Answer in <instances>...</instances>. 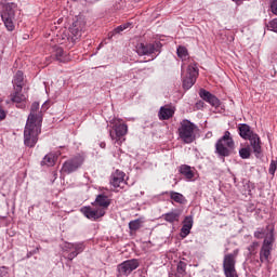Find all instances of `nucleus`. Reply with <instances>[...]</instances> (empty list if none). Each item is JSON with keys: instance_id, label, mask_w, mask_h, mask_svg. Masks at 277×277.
Segmentation results:
<instances>
[{"instance_id": "nucleus-1", "label": "nucleus", "mask_w": 277, "mask_h": 277, "mask_svg": "<svg viewBox=\"0 0 277 277\" xmlns=\"http://www.w3.org/2000/svg\"><path fill=\"white\" fill-rule=\"evenodd\" d=\"M42 127V111H40V103L35 102L31 104L30 114L28 116L24 129V144L28 148H34L38 144V136L41 133Z\"/></svg>"}, {"instance_id": "nucleus-2", "label": "nucleus", "mask_w": 277, "mask_h": 277, "mask_svg": "<svg viewBox=\"0 0 277 277\" xmlns=\"http://www.w3.org/2000/svg\"><path fill=\"white\" fill-rule=\"evenodd\" d=\"M17 5L14 2L4 3L0 1V16L8 31H14L16 28V10Z\"/></svg>"}, {"instance_id": "nucleus-3", "label": "nucleus", "mask_w": 277, "mask_h": 277, "mask_svg": "<svg viewBox=\"0 0 277 277\" xmlns=\"http://www.w3.org/2000/svg\"><path fill=\"white\" fill-rule=\"evenodd\" d=\"M179 138L184 144H193L196 142V135L198 134V126L194 124L189 120H183L177 129Z\"/></svg>"}, {"instance_id": "nucleus-4", "label": "nucleus", "mask_w": 277, "mask_h": 277, "mask_svg": "<svg viewBox=\"0 0 277 277\" xmlns=\"http://www.w3.org/2000/svg\"><path fill=\"white\" fill-rule=\"evenodd\" d=\"M113 131L109 132V135L117 146H122V143L126 141L124 135L129 133V126L122 122V119H113Z\"/></svg>"}, {"instance_id": "nucleus-5", "label": "nucleus", "mask_w": 277, "mask_h": 277, "mask_svg": "<svg viewBox=\"0 0 277 277\" xmlns=\"http://www.w3.org/2000/svg\"><path fill=\"white\" fill-rule=\"evenodd\" d=\"M216 153L221 157H228L235 148V141L230 136L229 131H225L224 135L215 144Z\"/></svg>"}, {"instance_id": "nucleus-6", "label": "nucleus", "mask_w": 277, "mask_h": 277, "mask_svg": "<svg viewBox=\"0 0 277 277\" xmlns=\"http://www.w3.org/2000/svg\"><path fill=\"white\" fill-rule=\"evenodd\" d=\"M237 254H239V250H234L233 253H227L223 259V272L225 277H239L237 275Z\"/></svg>"}, {"instance_id": "nucleus-7", "label": "nucleus", "mask_w": 277, "mask_h": 277, "mask_svg": "<svg viewBox=\"0 0 277 277\" xmlns=\"http://www.w3.org/2000/svg\"><path fill=\"white\" fill-rule=\"evenodd\" d=\"M136 53H138V55H151L153 60H155V57L161 53V43H140L136 47Z\"/></svg>"}, {"instance_id": "nucleus-8", "label": "nucleus", "mask_w": 277, "mask_h": 277, "mask_svg": "<svg viewBox=\"0 0 277 277\" xmlns=\"http://www.w3.org/2000/svg\"><path fill=\"white\" fill-rule=\"evenodd\" d=\"M80 212L87 220H91L92 222H96V220H101L105 215V211L103 209H100L96 206H84L80 209Z\"/></svg>"}, {"instance_id": "nucleus-9", "label": "nucleus", "mask_w": 277, "mask_h": 277, "mask_svg": "<svg viewBox=\"0 0 277 277\" xmlns=\"http://www.w3.org/2000/svg\"><path fill=\"white\" fill-rule=\"evenodd\" d=\"M83 161H85L83 156L77 155L64 162L62 171L66 172V174L77 172V170H79V168H81V166H83Z\"/></svg>"}, {"instance_id": "nucleus-10", "label": "nucleus", "mask_w": 277, "mask_h": 277, "mask_svg": "<svg viewBox=\"0 0 277 277\" xmlns=\"http://www.w3.org/2000/svg\"><path fill=\"white\" fill-rule=\"evenodd\" d=\"M196 79H198V67L196 64H190L187 67L186 77L183 79L184 90L193 88L194 83H196Z\"/></svg>"}, {"instance_id": "nucleus-11", "label": "nucleus", "mask_w": 277, "mask_h": 277, "mask_svg": "<svg viewBox=\"0 0 277 277\" xmlns=\"http://www.w3.org/2000/svg\"><path fill=\"white\" fill-rule=\"evenodd\" d=\"M140 267V261L132 259L127 260L119 264L117 269L120 276H129L132 272H135Z\"/></svg>"}, {"instance_id": "nucleus-12", "label": "nucleus", "mask_w": 277, "mask_h": 277, "mask_svg": "<svg viewBox=\"0 0 277 277\" xmlns=\"http://www.w3.org/2000/svg\"><path fill=\"white\" fill-rule=\"evenodd\" d=\"M255 239H264L263 243H274V227L267 226L264 228H258L254 233Z\"/></svg>"}, {"instance_id": "nucleus-13", "label": "nucleus", "mask_w": 277, "mask_h": 277, "mask_svg": "<svg viewBox=\"0 0 277 277\" xmlns=\"http://www.w3.org/2000/svg\"><path fill=\"white\" fill-rule=\"evenodd\" d=\"M124 172L120 170H116L115 172L111 173L110 175V185L115 187V189H120L124 188V185H127V182L124 181Z\"/></svg>"}, {"instance_id": "nucleus-14", "label": "nucleus", "mask_w": 277, "mask_h": 277, "mask_svg": "<svg viewBox=\"0 0 277 277\" xmlns=\"http://www.w3.org/2000/svg\"><path fill=\"white\" fill-rule=\"evenodd\" d=\"M64 252H68L67 259L69 261H72L78 254H81V251L83 250V245L81 243H67L63 247Z\"/></svg>"}, {"instance_id": "nucleus-15", "label": "nucleus", "mask_w": 277, "mask_h": 277, "mask_svg": "<svg viewBox=\"0 0 277 277\" xmlns=\"http://www.w3.org/2000/svg\"><path fill=\"white\" fill-rule=\"evenodd\" d=\"M83 27H85V23H83V21L80 19L74 22L72 25L69 27V34H71L72 42H77V40L81 38Z\"/></svg>"}, {"instance_id": "nucleus-16", "label": "nucleus", "mask_w": 277, "mask_h": 277, "mask_svg": "<svg viewBox=\"0 0 277 277\" xmlns=\"http://www.w3.org/2000/svg\"><path fill=\"white\" fill-rule=\"evenodd\" d=\"M109 205H111V200H109V197L103 194L97 195L95 198V201L93 202V207H97V209H102L104 213H106L107 209L109 208Z\"/></svg>"}, {"instance_id": "nucleus-17", "label": "nucleus", "mask_w": 277, "mask_h": 277, "mask_svg": "<svg viewBox=\"0 0 277 277\" xmlns=\"http://www.w3.org/2000/svg\"><path fill=\"white\" fill-rule=\"evenodd\" d=\"M199 96L206 101V103H209L212 107H217L220 105V100L205 89L199 91Z\"/></svg>"}, {"instance_id": "nucleus-18", "label": "nucleus", "mask_w": 277, "mask_h": 277, "mask_svg": "<svg viewBox=\"0 0 277 277\" xmlns=\"http://www.w3.org/2000/svg\"><path fill=\"white\" fill-rule=\"evenodd\" d=\"M272 243H264L260 250V261L261 263H269L272 259Z\"/></svg>"}, {"instance_id": "nucleus-19", "label": "nucleus", "mask_w": 277, "mask_h": 277, "mask_svg": "<svg viewBox=\"0 0 277 277\" xmlns=\"http://www.w3.org/2000/svg\"><path fill=\"white\" fill-rule=\"evenodd\" d=\"M22 91L14 90V92L11 94V101L12 103H15L16 107H25V101H27V96L25 94L21 93Z\"/></svg>"}, {"instance_id": "nucleus-20", "label": "nucleus", "mask_w": 277, "mask_h": 277, "mask_svg": "<svg viewBox=\"0 0 277 277\" xmlns=\"http://www.w3.org/2000/svg\"><path fill=\"white\" fill-rule=\"evenodd\" d=\"M194 226V217L192 216H186L183 223V226L181 228V237H183L185 239V237H187V235H189V233H192V228Z\"/></svg>"}, {"instance_id": "nucleus-21", "label": "nucleus", "mask_w": 277, "mask_h": 277, "mask_svg": "<svg viewBox=\"0 0 277 277\" xmlns=\"http://www.w3.org/2000/svg\"><path fill=\"white\" fill-rule=\"evenodd\" d=\"M239 135L240 137H242V140H251L252 137H254V135H256V133H254L251 129L250 126L242 123L239 126Z\"/></svg>"}, {"instance_id": "nucleus-22", "label": "nucleus", "mask_w": 277, "mask_h": 277, "mask_svg": "<svg viewBox=\"0 0 277 277\" xmlns=\"http://www.w3.org/2000/svg\"><path fill=\"white\" fill-rule=\"evenodd\" d=\"M174 116V109L170 106H161L158 113L159 120H170Z\"/></svg>"}, {"instance_id": "nucleus-23", "label": "nucleus", "mask_w": 277, "mask_h": 277, "mask_svg": "<svg viewBox=\"0 0 277 277\" xmlns=\"http://www.w3.org/2000/svg\"><path fill=\"white\" fill-rule=\"evenodd\" d=\"M196 169L187 166V164H183L180 167V173L182 176H184L186 179V181H192V179H194L196 172Z\"/></svg>"}, {"instance_id": "nucleus-24", "label": "nucleus", "mask_w": 277, "mask_h": 277, "mask_svg": "<svg viewBox=\"0 0 277 277\" xmlns=\"http://www.w3.org/2000/svg\"><path fill=\"white\" fill-rule=\"evenodd\" d=\"M249 141L253 153H255V157H259V155H261V138L258 134H255L251 138H249Z\"/></svg>"}, {"instance_id": "nucleus-25", "label": "nucleus", "mask_w": 277, "mask_h": 277, "mask_svg": "<svg viewBox=\"0 0 277 277\" xmlns=\"http://www.w3.org/2000/svg\"><path fill=\"white\" fill-rule=\"evenodd\" d=\"M23 71H17L13 78L14 90L22 91L23 90Z\"/></svg>"}, {"instance_id": "nucleus-26", "label": "nucleus", "mask_w": 277, "mask_h": 277, "mask_svg": "<svg viewBox=\"0 0 277 277\" xmlns=\"http://www.w3.org/2000/svg\"><path fill=\"white\" fill-rule=\"evenodd\" d=\"M56 160H57V157H55V154L50 153L44 156V158L41 161V166H47L48 168H53V166H55Z\"/></svg>"}, {"instance_id": "nucleus-27", "label": "nucleus", "mask_w": 277, "mask_h": 277, "mask_svg": "<svg viewBox=\"0 0 277 277\" xmlns=\"http://www.w3.org/2000/svg\"><path fill=\"white\" fill-rule=\"evenodd\" d=\"M162 217L166 222H169V224H174V222H179L181 217V213L176 211H172L163 214Z\"/></svg>"}, {"instance_id": "nucleus-28", "label": "nucleus", "mask_w": 277, "mask_h": 277, "mask_svg": "<svg viewBox=\"0 0 277 277\" xmlns=\"http://www.w3.org/2000/svg\"><path fill=\"white\" fill-rule=\"evenodd\" d=\"M143 224H144V219H136L129 223V228H130V230L135 233V230H140V228L142 227Z\"/></svg>"}, {"instance_id": "nucleus-29", "label": "nucleus", "mask_w": 277, "mask_h": 277, "mask_svg": "<svg viewBox=\"0 0 277 277\" xmlns=\"http://www.w3.org/2000/svg\"><path fill=\"white\" fill-rule=\"evenodd\" d=\"M55 58L57 60V62H63V63H66L68 62V57L66 56V54L64 53V49L62 48H57L55 50Z\"/></svg>"}, {"instance_id": "nucleus-30", "label": "nucleus", "mask_w": 277, "mask_h": 277, "mask_svg": "<svg viewBox=\"0 0 277 277\" xmlns=\"http://www.w3.org/2000/svg\"><path fill=\"white\" fill-rule=\"evenodd\" d=\"M171 200H174V202H177L179 205H183L185 202V196L181 193L171 192L170 193Z\"/></svg>"}, {"instance_id": "nucleus-31", "label": "nucleus", "mask_w": 277, "mask_h": 277, "mask_svg": "<svg viewBox=\"0 0 277 277\" xmlns=\"http://www.w3.org/2000/svg\"><path fill=\"white\" fill-rule=\"evenodd\" d=\"M188 52H187V48L185 47H179L177 48V57H180L181 60H186L188 57Z\"/></svg>"}, {"instance_id": "nucleus-32", "label": "nucleus", "mask_w": 277, "mask_h": 277, "mask_svg": "<svg viewBox=\"0 0 277 277\" xmlns=\"http://www.w3.org/2000/svg\"><path fill=\"white\" fill-rule=\"evenodd\" d=\"M241 159H250V147H242L239 149Z\"/></svg>"}, {"instance_id": "nucleus-33", "label": "nucleus", "mask_w": 277, "mask_h": 277, "mask_svg": "<svg viewBox=\"0 0 277 277\" xmlns=\"http://www.w3.org/2000/svg\"><path fill=\"white\" fill-rule=\"evenodd\" d=\"M130 25H131V23H126L123 25L118 26L117 28L114 29L111 36L116 35V34H121V31H124V29H129Z\"/></svg>"}, {"instance_id": "nucleus-34", "label": "nucleus", "mask_w": 277, "mask_h": 277, "mask_svg": "<svg viewBox=\"0 0 277 277\" xmlns=\"http://www.w3.org/2000/svg\"><path fill=\"white\" fill-rule=\"evenodd\" d=\"M267 29H269L271 31H275V34H277V18L268 23Z\"/></svg>"}, {"instance_id": "nucleus-35", "label": "nucleus", "mask_w": 277, "mask_h": 277, "mask_svg": "<svg viewBox=\"0 0 277 277\" xmlns=\"http://www.w3.org/2000/svg\"><path fill=\"white\" fill-rule=\"evenodd\" d=\"M187 267V264L185 262H179L177 263V273L179 274H185V269Z\"/></svg>"}, {"instance_id": "nucleus-36", "label": "nucleus", "mask_w": 277, "mask_h": 277, "mask_svg": "<svg viewBox=\"0 0 277 277\" xmlns=\"http://www.w3.org/2000/svg\"><path fill=\"white\" fill-rule=\"evenodd\" d=\"M39 250H40V246L36 247L34 250H28L27 259H31V256H34V254H38Z\"/></svg>"}, {"instance_id": "nucleus-37", "label": "nucleus", "mask_w": 277, "mask_h": 277, "mask_svg": "<svg viewBox=\"0 0 277 277\" xmlns=\"http://www.w3.org/2000/svg\"><path fill=\"white\" fill-rule=\"evenodd\" d=\"M271 11L273 12V14H275L277 16V0H274L271 3Z\"/></svg>"}, {"instance_id": "nucleus-38", "label": "nucleus", "mask_w": 277, "mask_h": 277, "mask_svg": "<svg viewBox=\"0 0 277 277\" xmlns=\"http://www.w3.org/2000/svg\"><path fill=\"white\" fill-rule=\"evenodd\" d=\"M5 116H6L5 110L0 109V120H5Z\"/></svg>"}, {"instance_id": "nucleus-39", "label": "nucleus", "mask_w": 277, "mask_h": 277, "mask_svg": "<svg viewBox=\"0 0 277 277\" xmlns=\"http://www.w3.org/2000/svg\"><path fill=\"white\" fill-rule=\"evenodd\" d=\"M41 109H43V111H47V109H49V106L47 105V103H44L41 107Z\"/></svg>"}, {"instance_id": "nucleus-40", "label": "nucleus", "mask_w": 277, "mask_h": 277, "mask_svg": "<svg viewBox=\"0 0 277 277\" xmlns=\"http://www.w3.org/2000/svg\"><path fill=\"white\" fill-rule=\"evenodd\" d=\"M235 3L239 4L241 3V0H233Z\"/></svg>"}, {"instance_id": "nucleus-41", "label": "nucleus", "mask_w": 277, "mask_h": 277, "mask_svg": "<svg viewBox=\"0 0 277 277\" xmlns=\"http://www.w3.org/2000/svg\"><path fill=\"white\" fill-rule=\"evenodd\" d=\"M101 147H102V148H105V144H104V143H102V144H101Z\"/></svg>"}, {"instance_id": "nucleus-42", "label": "nucleus", "mask_w": 277, "mask_h": 277, "mask_svg": "<svg viewBox=\"0 0 277 277\" xmlns=\"http://www.w3.org/2000/svg\"><path fill=\"white\" fill-rule=\"evenodd\" d=\"M198 105H202V102L197 103V107H198Z\"/></svg>"}, {"instance_id": "nucleus-43", "label": "nucleus", "mask_w": 277, "mask_h": 277, "mask_svg": "<svg viewBox=\"0 0 277 277\" xmlns=\"http://www.w3.org/2000/svg\"><path fill=\"white\" fill-rule=\"evenodd\" d=\"M182 68H185V64L182 65Z\"/></svg>"}]
</instances>
